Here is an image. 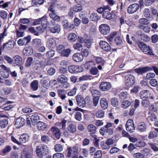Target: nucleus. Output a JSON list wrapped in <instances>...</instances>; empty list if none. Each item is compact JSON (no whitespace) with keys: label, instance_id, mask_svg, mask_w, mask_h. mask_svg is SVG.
Returning a JSON list of instances; mask_svg holds the SVG:
<instances>
[{"label":"nucleus","instance_id":"1","mask_svg":"<svg viewBox=\"0 0 158 158\" xmlns=\"http://www.w3.org/2000/svg\"><path fill=\"white\" fill-rule=\"evenodd\" d=\"M48 148L46 145L44 144H41L36 148L37 155L39 158H42L43 156L45 155L48 153Z\"/></svg>","mask_w":158,"mask_h":158},{"label":"nucleus","instance_id":"2","mask_svg":"<svg viewBox=\"0 0 158 158\" xmlns=\"http://www.w3.org/2000/svg\"><path fill=\"white\" fill-rule=\"evenodd\" d=\"M138 45L140 50L145 54L150 55L154 56L152 48L144 43L140 42L138 43Z\"/></svg>","mask_w":158,"mask_h":158},{"label":"nucleus","instance_id":"3","mask_svg":"<svg viewBox=\"0 0 158 158\" xmlns=\"http://www.w3.org/2000/svg\"><path fill=\"white\" fill-rule=\"evenodd\" d=\"M99 29L100 33L104 35H107L110 31L109 26L106 24H102L100 25L99 27Z\"/></svg>","mask_w":158,"mask_h":158},{"label":"nucleus","instance_id":"4","mask_svg":"<svg viewBox=\"0 0 158 158\" xmlns=\"http://www.w3.org/2000/svg\"><path fill=\"white\" fill-rule=\"evenodd\" d=\"M152 71V69L150 66H146L143 68L139 67L134 69V71L138 74L142 75L148 71Z\"/></svg>","mask_w":158,"mask_h":158},{"label":"nucleus","instance_id":"5","mask_svg":"<svg viewBox=\"0 0 158 158\" xmlns=\"http://www.w3.org/2000/svg\"><path fill=\"white\" fill-rule=\"evenodd\" d=\"M139 96L142 99H153V97L151 96L150 93L147 90H144L140 91L139 93Z\"/></svg>","mask_w":158,"mask_h":158},{"label":"nucleus","instance_id":"6","mask_svg":"<svg viewBox=\"0 0 158 158\" xmlns=\"http://www.w3.org/2000/svg\"><path fill=\"white\" fill-rule=\"evenodd\" d=\"M126 130L130 132H133L135 131L134 125L131 119L128 120L126 125Z\"/></svg>","mask_w":158,"mask_h":158},{"label":"nucleus","instance_id":"7","mask_svg":"<svg viewBox=\"0 0 158 158\" xmlns=\"http://www.w3.org/2000/svg\"><path fill=\"white\" fill-rule=\"evenodd\" d=\"M135 78L133 76L130 75L126 77V80L125 81L126 85L127 87L132 86L135 82Z\"/></svg>","mask_w":158,"mask_h":158},{"label":"nucleus","instance_id":"8","mask_svg":"<svg viewBox=\"0 0 158 158\" xmlns=\"http://www.w3.org/2000/svg\"><path fill=\"white\" fill-rule=\"evenodd\" d=\"M77 105L81 107H84L86 105V102L84 98L81 95H77L76 97Z\"/></svg>","mask_w":158,"mask_h":158},{"label":"nucleus","instance_id":"9","mask_svg":"<svg viewBox=\"0 0 158 158\" xmlns=\"http://www.w3.org/2000/svg\"><path fill=\"white\" fill-rule=\"evenodd\" d=\"M78 148L77 146H75L73 147L68 148L67 150V156L69 157L73 154H76L78 153Z\"/></svg>","mask_w":158,"mask_h":158},{"label":"nucleus","instance_id":"10","mask_svg":"<svg viewBox=\"0 0 158 158\" xmlns=\"http://www.w3.org/2000/svg\"><path fill=\"white\" fill-rule=\"evenodd\" d=\"M15 42L14 40H10L6 44L4 43L3 47L0 48V55L2 54V50L4 49L5 47H6L9 49H11L13 48L15 45Z\"/></svg>","mask_w":158,"mask_h":158},{"label":"nucleus","instance_id":"11","mask_svg":"<svg viewBox=\"0 0 158 158\" xmlns=\"http://www.w3.org/2000/svg\"><path fill=\"white\" fill-rule=\"evenodd\" d=\"M82 70L83 68L81 67L76 65H70L68 68V71L71 73H74L76 72H80Z\"/></svg>","mask_w":158,"mask_h":158},{"label":"nucleus","instance_id":"12","mask_svg":"<svg viewBox=\"0 0 158 158\" xmlns=\"http://www.w3.org/2000/svg\"><path fill=\"white\" fill-rule=\"evenodd\" d=\"M139 8L138 4L134 3L130 6L127 10L128 13L131 14L136 11Z\"/></svg>","mask_w":158,"mask_h":158},{"label":"nucleus","instance_id":"13","mask_svg":"<svg viewBox=\"0 0 158 158\" xmlns=\"http://www.w3.org/2000/svg\"><path fill=\"white\" fill-rule=\"evenodd\" d=\"M100 47L104 50L108 52L110 50V47L109 44L106 41L101 40L99 43Z\"/></svg>","mask_w":158,"mask_h":158},{"label":"nucleus","instance_id":"14","mask_svg":"<svg viewBox=\"0 0 158 158\" xmlns=\"http://www.w3.org/2000/svg\"><path fill=\"white\" fill-rule=\"evenodd\" d=\"M14 63L13 65L14 66H20L22 63V58L19 56L16 55L13 57Z\"/></svg>","mask_w":158,"mask_h":158},{"label":"nucleus","instance_id":"15","mask_svg":"<svg viewBox=\"0 0 158 158\" xmlns=\"http://www.w3.org/2000/svg\"><path fill=\"white\" fill-rule=\"evenodd\" d=\"M26 123L25 120L22 117L18 118L16 120L15 125L17 128H20L23 127Z\"/></svg>","mask_w":158,"mask_h":158},{"label":"nucleus","instance_id":"16","mask_svg":"<svg viewBox=\"0 0 158 158\" xmlns=\"http://www.w3.org/2000/svg\"><path fill=\"white\" fill-rule=\"evenodd\" d=\"M110 88V84L108 82H102L99 86L100 89L102 91L108 90Z\"/></svg>","mask_w":158,"mask_h":158},{"label":"nucleus","instance_id":"17","mask_svg":"<svg viewBox=\"0 0 158 158\" xmlns=\"http://www.w3.org/2000/svg\"><path fill=\"white\" fill-rule=\"evenodd\" d=\"M73 60L76 62H80L83 59V55L78 53H74L73 56Z\"/></svg>","mask_w":158,"mask_h":158},{"label":"nucleus","instance_id":"18","mask_svg":"<svg viewBox=\"0 0 158 158\" xmlns=\"http://www.w3.org/2000/svg\"><path fill=\"white\" fill-rule=\"evenodd\" d=\"M29 139V136L27 134L22 135L19 138V141L20 144L21 143H26Z\"/></svg>","mask_w":158,"mask_h":158},{"label":"nucleus","instance_id":"19","mask_svg":"<svg viewBox=\"0 0 158 158\" xmlns=\"http://www.w3.org/2000/svg\"><path fill=\"white\" fill-rule=\"evenodd\" d=\"M51 131L57 139H59L60 138V133L58 128L56 127H52L51 128Z\"/></svg>","mask_w":158,"mask_h":158},{"label":"nucleus","instance_id":"20","mask_svg":"<svg viewBox=\"0 0 158 158\" xmlns=\"http://www.w3.org/2000/svg\"><path fill=\"white\" fill-rule=\"evenodd\" d=\"M87 130L90 133L91 136V135H94V134L96 131V127L92 124H89L88 125Z\"/></svg>","mask_w":158,"mask_h":158},{"label":"nucleus","instance_id":"21","mask_svg":"<svg viewBox=\"0 0 158 158\" xmlns=\"http://www.w3.org/2000/svg\"><path fill=\"white\" fill-rule=\"evenodd\" d=\"M119 35L116 32L110 33L108 36V40L114 39V40H119L120 38Z\"/></svg>","mask_w":158,"mask_h":158},{"label":"nucleus","instance_id":"22","mask_svg":"<svg viewBox=\"0 0 158 158\" xmlns=\"http://www.w3.org/2000/svg\"><path fill=\"white\" fill-rule=\"evenodd\" d=\"M100 104L102 108L104 110L106 109L108 107V102L105 98H103L100 100Z\"/></svg>","mask_w":158,"mask_h":158},{"label":"nucleus","instance_id":"23","mask_svg":"<svg viewBox=\"0 0 158 158\" xmlns=\"http://www.w3.org/2000/svg\"><path fill=\"white\" fill-rule=\"evenodd\" d=\"M37 129L40 131H44L46 128V124L44 122L39 121L37 124Z\"/></svg>","mask_w":158,"mask_h":158},{"label":"nucleus","instance_id":"24","mask_svg":"<svg viewBox=\"0 0 158 158\" xmlns=\"http://www.w3.org/2000/svg\"><path fill=\"white\" fill-rule=\"evenodd\" d=\"M138 129L141 132H144L146 130L147 126L144 123H140L138 125Z\"/></svg>","mask_w":158,"mask_h":158},{"label":"nucleus","instance_id":"25","mask_svg":"<svg viewBox=\"0 0 158 158\" xmlns=\"http://www.w3.org/2000/svg\"><path fill=\"white\" fill-rule=\"evenodd\" d=\"M50 30L52 33H59L60 31V26L58 24H56L54 27L50 28Z\"/></svg>","mask_w":158,"mask_h":158},{"label":"nucleus","instance_id":"26","mask_svg":"<svg viewBox=\"0 0 158 158\" xmlns=\"http://www.w3.org/2000/svg\"><path fill=\"white\" fill-rule=\"evenodd\" d=\"M81 41L73 45V48L75 49H76L79 51H81L83 49V45L81 44H83L82 40H80Z\"/></svg>","mask_w":158,"mask_h":158},{"label":"nucleus","instance_id":"27","mask_svg":"<svg viewBox=\"0 0 158 158\" xmlns=\"http://www.w3.org/2000/svg\"><path fill=\"white\" fill-rule=\"evenodd\" d=\"M100 19V16L96 13H92L90 16V19L94 21H97Z\"/></svg>","mask_w":158,"mask_h":158},{"label":"nucleus","instance_id":"28","mask_svg":"<svg viewBox=\"0 0 158 158\" xmlns=\"http://www.w3.org/2000/svg\"><path fill=\"white\" fill-rule=\"evenodd\" d=\"M41 24L44 28H46L48 26V20L45 16L41 18Z\"/></svg>","mask_w":158,"mask_h":158},{"label":"nucleus","instance_id":"29","mask_svg":"<svg viewBox=\"0 0 158 158\" xmlns=\"http://www.w3.org/2000/svg\"><path fill=\"white\" fill-rule=\"evenodd\" d=\"M24 55L26 56L31 55L33 54V51L31 47H25L23 50Z\"/></svg>","mask_w":158,"mask_h":158},{"label":"nucleus","instance_id":"30","mask_svg":"<svg viewBox=\"0 0 158 158\" xmlns=\"http://www.w3.org/2000/svg\"><path fill=\"white\" fill-rule=\"evenodd\" d=\"M11 92L10 89L8 87L3 88L0 90V94L2 95L9 94Z\"/></svg>","mask_w":158,"mask_h":158},{"label":"nucleus","instance_id":"31","mask_svg":"<svg viewBox=\"0 0 158 158\" xmlns=\"http://www.w3.org/2000/svg\"><path fill=\"white\" fill-rule=\"evenodd\" d=\"M157 136L158 135L157 132L153 130L150 131L148 134V138L150 139L156 138Z\"/></svg>","mask_w":158,"mask_h":158},{"label":"nucleus","instance_id":"32","mask_svg":"<svg viewBox=\"0 0 158 158\" xmlns=\"http://www.w3.org/2000/svg\"><path fill=\"white\" fill-rule=\"evenodd\" d=\"M49 81V78L47 76H45L43 77V79L40 80V82L42 83L44 87H45L46 86V88L47 89L48 88V86L46 84L47 83V85H48V82Z\"/></svg>","mask_w":158,"mask_h":158},{"label":"nucleus","instance_id":"33","mask_svg":"<svg viewBox=\"0 0 158 158\" xmlns=\"http://www.w3.org/2000/svg\"><path fill=\"white\" fill-rule=\"evenodd\" d=\"M38 81L36 80L33 81L31 84L32 89L33 91L37 90L38 88Z\"/></svg>","mask_w":158,"mask_h":158},{"label":"nucleus","instance_id":"34","mask_svg":"<svg viewBox=\"0 0 158 158\" xmlns=\"http://www.w3.org/2000/svg\"><path fill=\"white\" fill-rule=\"evenodd\" d=\"M30 119L33 125L35 124L37 121L40 119L39 116L36 114H34L32 115Z\"/></svg>","mask_w":158,"mask_h":158},{"label":"nucleus","instance_id":"35","mask_svg":"<svg viewBox=\"0 0 158 158\" xmlns=\"http://www.w3.org/2000/svg\"><path fill=\"white\" fill-rule=\"evenodd\" d=\"M67 78L64 75L59 76L57 78V81L61 83H64L67 81Z\"/></svg>","mask_w":158,"mask_h":158},{"label":"nucleus","instance_id":"36","mask_svg":"<svg viewBox=\"0 0 158 158\" xmlns=\"http://www.w3.org/2000/svg\"><path fill=\"white\" fill-rule=\"evenodd\" d=\"M71 52L70 49L69 48H67L66 49H63L62 52L60 53L61 55L62 56L67 57L69 55Z\"/></svg>","mask_w":158,"mask_h":158},{"label":"nucleus","instance_id":"37","mask_svg":"<svg viewBox=\"0 0 158 158\" xmlns=\"http://www.w3.org/2000/svg\"><path fill=\"white\" fill-rule=\"evenodd\" d=\"M102 16L104 18L110 19L112 18V15L109 11L106 10L104 12Z\"/></svg>","mask_w":158,"mask_h":158},{"label":"nucleus","instance_id":"38","mask_svg":"<svg viewBox=\"0 0 158 158\" xmlns=\"http://www.w3.org/2000/svg\"><path fill=\"white\" fill-rule=\"evenodd\" d=\"M67 129L69 131L73 133L75 132L76 130L75 126L73 124L69 125L67 127Z\"/></svg>","mask_w":158,"mask_h":158},{"label":"nucleus","instance_id":"39","mask_svg":"<svg viewBox=\"0 0 158 158\" xmlns=\"http://www.w3.org/2000/svg\"><path fill=\"white\" fill-rule=\"evenodd\" d=\"M49 16L50 18L53 20L55 21H58L60 19V17L57 15L55 12H51L49 14Z\"/></svg>","mask_w":158,"mask_h":158},{"label":"nucleus","instance_id":"40","mask_svg":"<svg viewBox=\"0 0 158 158\" xmlns=\"http://www.w3.org/2000/svg\"><path fill=\"white\" fill-rule=\"evenodd\" d=\"M91 139L93 141L94 146L98 147V146L99 140L97 139L96 136L95 135H91Z\"/></svg>","mask_w":158,"mask_h":158},{"label":"nucleus","instance_id":"41","mask_svg":"<svg viewBox=\"0 0 158 158\" xmlns=\"http://www.w3.org/2000/svg\"><path fill=\"white\" fill-rule=\"evenodd\" d=\"M111 105L114 107L117 106L119 104V102L117 98L115 97L113 98L111 100Z\"/></svg>","mask_w":158,"mask_h":158},{"label":"nucleus","instance_id":"42","mask_svg":"<svg viewBox=\"0 0 158 158\" xmlns=\"http://www.w3.org/2000/svg\"><path fill=\"white\" fill-rule=\"evenodd\" d=\"M80 17L81 19L82 23L84 24H86L88 23L89 19L88 18H87L84 14H80Z\"/></svg>","mask_w":158,"mask_h":158},{"label":"nucleus","instance_id":"43","mask_svg":"<svg viewBox=\"0 0 158 158\" xmlns=\"http://www.w3.org/2000/svg\"><path fill=\"white\" fill-rule=\"evenodd\" d=\"M139 22L141 24L147 25L149 23V20L145 18H142L139 19Z\"/></svg>","mask_w":158,"mask_h":158},{"label":"nucleus","instance_id":"44","mask_svg":"<svg viewBox=\"0 0 158 158\" xmlns=\"http://www.w3.org/2000/svg\"><path fill=\"white\" fill-rule=\"evenodd\" d=\"M12 150V148L10 145L6 146L2 150V152L3 154H5L10 152Z\"/></svg>","mask_w":158,"mask_h":158},{"label":"nucleus","instance_id":"45","mask_svg":"<svg viewBox=\"0 0 158 158\" xmlns=\"http://www.w3.org/2000/svg\"><path fill=\"white\" fill-rule=\"evenodd\" d=\"M8 125V121L6 119H4L0 121V127L4 128L7 126Z\"/></svg>","mask_w":158,"mask_h":158},{"label":"nucleus","instance_id":"46","mask_svg":"<svg viewBox=\"0 0 158 158\" xmlns=\"http://www.w3.org/2000/svg\"><path fill=\"white\" fill-rule=\"evenodd\" d=\"M131 103L130 101L128 100H124L123 101L122 104V107L124 108H127L130 106Z\"/></svg>","mask_w":158,"mask_h":158},{"label":"nucleus","instance_id":"47","mask_svg":"<svg viewBox=\"0 0 158 158\" xmlns=\"http://www.w3.org/2000/svg\"><path fill=\"white\" fill-rule=\"evenodd\" d=\"M0 74L3 77L5 78H8L9 76V72H5L2 69L0 70Z\"/></svg>","mask_w":158,"mask_h":158},{"label":"nucleus","instance_id":"48","mask_svg":"<svg viewBox=\"0 0 158 158\" xmlns=\"http://www.w3.org/2000/svg\"><path fill=\"white\" fill-rule=\"evenodd\" d=\"M96 116L98 118H102L104 116V112L102 110H99L96 113Z\"/></svg>","mask_w":158,"mask_h":158},{"label":"nucleus","instance_id":"49","mask_svg":"<svg viewBox=\"0 0 158 158\" xmlns=\"http://www.w3.org/2000/svg\"><path fill=\"white\" fill-rule=\"evenodd\" d=\"M73 10L76 12H78L81 11L82 9V6L79 4L77 5L76 6H74L73 8Z\"/></svg>","mask_w":158,"mask_h":158},{"label":"nucleus","instance_id":"50","mask_svg":"<svg viewBox=\"0 0 158 158\" xmlns=\"http://www.w3.org/2000/svg\"><path fill=\"white\" fill-rule=\"evenodd\" d=\"M149 145L151 148L154 151H158V148L157 145V144L156 143H154L151 142H150L148 143Z\"/></svg>","mask_w":158,"mask_h":158},{"label":"nucleus","instance_id":"51","mask_svg":"<svg viewBox=\"0 0 158 158\" xmlns=\"http://www.w3.org/2000/svg\"><path fill=\"white\" fill-rule=\"evenodd\" d=\"M58 94L60 97L62 99H64L65 98V90L60 89L58 90Z\"/></svg>","mask_w":158,"mask_h":158},{"label":"nucleus","instance_id":"52","mask_svg":"<svg viewBox=\"0 0 158 158\" xmlns=\"http://www.w3.org/2000/svg\"><path fill=\"white\" fill-rule=\"evenodd\" d=\"M142 153L144 156V157L151 154V151L150 149L144 148L141 151Z\"/></svg>","mask_w":158,"mask_h":158},{"label":"nucleus","instance_id":"53","mask_svg":"<svg viewBox=\"0 0 158 158\" xmlns=\"http://www.w3.org/2000/svg\"><path fill=\"white\" fill-rule=\"evenodd\" d=\"M92 95L94 97H99L100 96V93L99 91L96 89H93L91 91Z\"/></svg>","mask_w":158,"mask_h":158},{"label":"nucleus","instance_id":"54","mask_svg":"<svg viewBox=\"0 0 158 158\" xmlns=\"http://www.w3.org/2000/svg\"><path fill=\"white\" fill-rule=\"evenodd\" d=\"M50 138L48 135H43L41 137V140L43 143H47L50 141Z\"/></svg>","mask_w":158,"mask_h":158},{"label":"nucleus","instance_id":"55","mask_svg":"<svg viewBox=\"0 0 158 158\" xmlns=\"http://www.w3.org/2000/svg\"><path fill=\"white\" fill-rule=\"evenodd\" d=\"M33 60V59L32 57L28 58L25 64V66L27 67H30L31 65Z\"/></svg>","mask_w":158,"mask_h":158},{"label":"nucleus","instance_id":"56","mask_svg":"<svg viewBox=\"0 0 158 158\" xmlns=\"http://www.w3.org/2000/svg\"><path fill=\"white\" fill-rule=\"evenodd\" d=\"M150 102L147 99H142L141 104L144 107H148L150 104Z\"/></svg>","mask_w":158,"mask_h":158},{"label":"nucleus","instance_id":"57","mask_svg":"<svg viewBox=\"0 0 158 158\" xmlns=\"http://www.w3.org/2000/svg\"><path fill=\"white\" fill-rule=\"evenodd\" d=\"M44 2V0H32V3L36 6L40 5Z\"/></svg>","mask_w":158,"mask_h":158},{"label":"nucleus","instance_id":"58","mask_svg":"<svg viewBox=\"0 0 158 158\" xmlns=\"http://www.w3.org/2000/svg\"><path fill=\"white\" fill-rule=\"evenodd\" d=\"M4 58L8 64H12L13 62V59L11 58L8 56L5 55L4 56Z\"/></svg>","mask_w":158,"mask_h":158},{"label":"nucleus","instance_id":"59","mask_svg":"<svg viewBox=\"0 0 158 158\" xmlns=\"http://www.w3.org/2000/svg\"><path fill=\"white\" fill-rule=\"evenodd\" d=\"M30 40H18L17 43L20 46L25 45L29 42Z\"/></svg>","mask_w":158,"mask_h":158},{"label":"nucleus","instance_id":"60","mask_svg":"<svg viewBox=\"0 0 158 158\" xmlns=\"http://www.w3.org/2000/svg\"><path fill=\"white\" fill-rule=\"evenodd\" d=\"M56 72V69L54 68H50L47 71V74L50 76L53 75Z\"/></svg>","mask_w":158,"mask_h":158},{"label":"nucleus","instance_id":"61","mask_svg":"<svg viewBox=\"0 0 158 158\" xmlns=\"http://www.w3.org/2000/svg\"><path fill=\"white\" fill-rule=\"evenodd\" d=\"M68 40H76L77 38V35L74 33H70L68 35Z\"/></svg>","mask_w":158,"mask_h":158},{"label":"nucleus","instance_id":"62","mask_svg":"<svg viewBox=\"0 0 158 158\" xmlns=\"http://www.w3.org/2000/svg\"><path fill=\"white\" fill-rule=\"evenodd\" d=\"M75 118L77 121H81L82 119L81 113L79 112H76L75 114Z\"/></svg>","mask_w":158,"mask_h":158},{"label":"nucleus","instance_id":"63","mask_svg":"<svg viewBox=\"0 0 158 158\" xmlns=\"http://www.w3.org/2000/svg\"><path fill=\"white\" fill-rule=\"evenodd\" d=\"M55 53V52L53 50H50L48 51L46 54V56L48 58H51L53 57Z\"/></svg>","mask_w":158,"mask_h":158},{"label":"nucleus","instance_id":"64","mask_svg":"<svg viewBox=\"0 0 158 158\" xmlns=\"http://www.w3.org/2000/svg\"><path fill=\"white\" fill-rule=\"evenodd\" d=\"M102 155V152L101 150L97 151L95 154L94 158H101Z\"/></svg>","mask_w":158,"mask_h":158}]
</instances>
